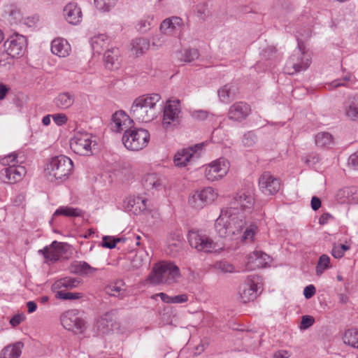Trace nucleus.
Returning <instances> with one entry per match:
<instances>
[{"label": "nucleus", "mask_w": 358, "mask_h": 358, "mask_svg": "<svg viewBox=\"0 0 358 358\" xmlns=\"http://www.w3.org/2000/svg\"><path fill=\"white\" fill-rule=\"evenodd\" d=\"M215 230L220 237L241 242H253L258 227L255 223L246 224L245 215L235 210L223 208L215 222Z\"/></svg>", "instance_id": "nucleus-1"}, {"label": "nucleus", "mask_w": 358, "mask_h": 358, "mask_svg": "<svg viewBox=\"0 0 358 358\" xmlns=\"http://www.w3.org/2000/svg\"><path fill=\"white\" fill-rule=\"evenodd\" d=\"M160 100L161 96L157 93L140 96L133 101L130 114L139 122H150L157 118L161 112V108H157V103Z\"/></svg>", "instance_id": "nucleus-2"}, {"label": "nucleus", "mask_w": 358, "mask_h": 358, "mask_svg": "<svg viewBox=\"0 0 358 358\" xmlns=\"http://www.w3.org/2000/svg\"><path fill=\"white\" fill-rule=\"evenodd\" d=\"M73 168L72 160L65 155L52 157L46 164L45 175L50 182L61 183L71 175Z\"/></svg>", "instance_id": "nucleus-3"}, {"label": "nucleus", "mask_w": 358, "mask_h": 358, "mask_svg": "<svg viewBox=\"0 0 358 358\" xmlns=\"http://www.w3.org/2000/svg\"><path fill=\"white\" fill-rule=\"evenodd\" d=\"M189 245L198 252L205 253L220 252L224 249V244L215 241L206 231L203 230H190L187 235Z\"/></svg>", "instance_id": "nucleus-4"}, {"label": "nucleus", "mask_w": 358, "mask_h": 358, "mask_svg": "<svg viewBox=\"0 0 358 358\" xmlns=\"http://www.w3.org/2000/svg\"><path fill=\"white\" fill-rule=\"evenodd\" d=\"M180 277V268L173 262H161L153 268L150 280L155 285L173 284L177 282Z\"/></svg>", "instance_id": "nucleus-5"}, {"label": "nucleus", "mask_w": 358, "mask_h": 358, "mask_svg": "<svg viewBox=\"0 0 358 358\" xmlns=\"http://www.w3.org/2000/svg\"><path fill=\"white\" fill-rule=\"evenodd\" d=\"M297 49H296L285 66V72L289 75L306 70L311 63V55L305 50L303 43L296 36Z\"/></svg>", "instance_id": "nucleus-6"}, {"label": "nucleus", "mask_w": 358, "mask_h": 358, "mask_svg": "<svg viewBox=\"0 0 358 358\" xmlns=\"http://www.w3.org/2000/svg\"><path fill=\"white\" fill-rule=\"evenodd\" d=\"M150 138V134L147 129L133 126L124 132L122 141L127 150L139 151L148 145Z\"/></svg>", "instance_id": "nucleus-7"}, {"label": "nucleus", "mask_w": 358, "mask_h": 358, "mask_svg": "<svg viewBox=\"0 0 358 358\" xmlns=\"http://www.w3.org/2000/svg\"><path fill=\"white\" fill-rule=\"evenodd\" d=\"M255 197L252 188H243L237 192L231 198L227 208L239 211L243 215L250 214L254 207Z\"/></svg>", "instance_id": "nucleus-8"}, {"label": "nucleus", "mask_w": 358, "mask_h": 358, "mask_svg": "<svg viewBox=\"0 0 358 358\" xmlns=\"http://www.w3.org/2000/svg\"><path fill=\"white\" fill-rule=\"evenodd\" d=\"M80 280L76 278L66 277L55 281L52 285V290L55 292V297L63 300H76L83 296L80 292H66L64 289H71L77 287Z\"/></svg>", "instance_id": "nucleus-9"}, {"label": "nucleus", "mask_w": 358, "mask_h": 358, "mask_svg": "<svg viewBox=\"0 0 358 358\" xmlns=\"http://www.w3.org/2000/svg\"><path fill=\"white\" fill-rule=\"evenodd\" d=\"M217 192L211 187L197 190L190 194L188 199L189 206L195 209H201L213 203L217 198Z\"/></svg>", "instance_id": "nucleus-10"}, {"label": "nucleus", "mask_w": 358, "mask_h": 358, "mask_svg": "<svg viewBox=\"0 0 358 358\" xmlns=\"http://www.w3.org/2000/svg\"><path fill=\"white\" fill-rule=\"evenodd\" d=\"M229 169V161L224 157H220L206 165L205 176L208 181H217L226 176Z\"/></svg>", "instance_id": "nucleus-11"}, {"label": "nucleus", "mask_w": 358, "mask_h": 358, "mask_svg": "<svg viewBox=\"0 0 358 358\" xmlns=\"http://www.w3.org/2000/svg\"><path fill=\"white\" fill-rule=\"evenodd\" d=\"M92 140L91 134L83 131H77L70 141L71 150L80 155H90L92 153ZM96 143L93 144L94 146Z\"/></svg>", "instance_id": "nucleus-12"}, {"label": "nucleus", "mask_w": 358, "mask_h": 358, "mask_svg": "<svg viewBox=\"0 0 358 358\" xmlns=\"http://www.w3.org/2000/svg\"><path fill=\"white\" fill-rule=\"evenodd\" d=\"M181 105L178 99H169L164 107L162 124L165 129L178 124L182 117Z\"/></svg>", "instance_id": "nucleus-13"}, {"label": "nucleus", "mask_w": 358, "mask_h": 358, "mask_svg": "<svg viewBox=\"0 0 358 358\" xmlns=\"http://www.w3.org/2000/svg\"><path fill=\"white\" fill-rule=\"evenodd\" d=\"M61 323L64 328L75 334H82L86 329L85 321L75 309L64 313L61 316Z\"/></svg>", "instance_id": "nucleus-14"}, {"label": "nucleus", "mask_w": 358, "mask_h": 358, "mask_svg": "<svg viewBox=\"0 0 358 358\" xmlns=\"http://www.w3.org/2000/svg\"><path fill=\"white\" fill-rule=\"evenodd\" d=\"M149 201L140 195H130L122 202L121 208L127 213L138 215L148 210Z\"/></svg>", "instance_id": "nucleus-15"}, {"label": "nucleus", "mask_w": 358, "mask_h": 358, "mask_svg": "<svg viewBox=\"0 0 358 358\" xmlns=\"http://www.w3.org/2000/svg\"><path fill=\"white\" fill-rule=\"evenodd\" d=\"M204 145V143H201L179 150L174 156L175 165L184 167L189 162L197 159L201 156Z\"/></svg>", "instance_id": "nucleus-16"}, {"label": "nucleus", "mask_w": 358, "mask_h": 358, "mask_svg": "<svg viewBox=\"0 0 358 358\" xmlns=\"http://www.w3.org/2000/svg\"><path fill=\"white\" fill-rule=\"evenodd\" d=\"M27 45V38L24 36L15 34L7 38L3 43V48L10 52L11 57L19 58L24 55Z\"/></svg>", "instance_id": "nucleus-17"}, {"label": "nucleus", "mask_w": 358, "mask_h": 358, "mask_svg": "<svg viewBox=\"0 0 358 358\" xmlns=\"http://www.w3.org/2000/svg\"><path fill=\"white\" fill-rule=\"evenodd\" d=\"M259 288V278L255 275L248 276L239 289V294L242 301L247 303L256 299Z\"/></svg>", "instance_id": "nucleus-18"}, {"label": "nucleus", "mask_w": 358, "mask_h": 358, "mask_svg": "<svg viewBox=\"0 0 358 358\" xmlns=\"http://www.w3.org/2000/svg\"><path fill=\"white\" fill-rule=\"evenodd\" d=\"M26 174V169L20 165L9 166L0 171V180L8 184H15L20 181Z\"/></svg>", "instance_id": "nucleus-19"}, {"label": "nucleus", "mask_w": 358, "mask_h": 358, "mask_svg": "<svg viewBox=\"0 0 358 358\" xmlns=\"http://www.w3.org/2000/svg\"><path fill=\"white\" fill-rule=\"evenodd\" d=\"M260 190L265 195H273L279 192L281 187L280 181L268 172L264 173L259 179Z\"/></svg>", "instance_id": "nucleus-20"}, {"label": "nucleus", "mask_w": 358, "mask_h": 358, "mask_svg": "<svg viewBox=\"0 0 358 358\" xmlns=\"http://www.w3.org/2000/svg\"><path fill=\"white\" fill-rule=\"evenodd\" d=\"M111 120V129L117 133L124 132L134 126V120L124 110L116 111Z\"/></svg>", "instance_id": "nucleus-21"}, {"label": "nucleus", "mask_w": 358, "mask_h": 358, "mask_svg": "<svg viewBox=\"0 0 358 358\" xmlns=\"http://www.w3.org/2000/svg\"><path fill=\"white\" fill-rule=\"evenodd\" d=\"M335 198L340 203H358V187L341 188L336 192Z\"/></svg>", "instance_id": "nucleus-22"}, {"label": "nucleus", "mask_w": 358, "mask_h": 358, "mask_svg": "<svg viewBox=\"0 0 358 358\" xmlns=\"http://www.w3.org/2000/svg\"><path fill=\"white\" fill-rule=\"evenodd\" d=\"M63 13L65 20L71 24L78 25L82 21V10L76 2L67 3L64 8Z\"/></svg>", "instance_id": "nucleus-23"}, {"label": "nucleus", "mask_w": 358, "mask_h": 358, "mask_svg": "<svg viewBox=\"0 0 358 358\" xmlns=\"http://www.w3.org/2000/svg\"><path fill=\"white\" fill-rule=\"evenodd\" d=\"M112 315L106 313L95 320L92 330L95 336H101L108 334L112 330Z\"/></svg>", "instance_id": "nucleus-24"}, {"label": "nucleus", "mask_w": 358, "mask_h": 358, "mask_svg": "<svg viewBox=\"0 0 358 358\" xmlns=\"http://www.w3.org/2000/svg\"><path fill=\"white\" fill-rule=\"evenodd\" d=\"M250 106L245 102H236L229 108L228 116L230 120L241 122L250 113Z\"/></svg>", "instance_id": "nucleus-25"}, {"label": "nucleus", "mask_w": 358, "mask_h": 358, "mask_svg": "<svg viewBox=\"0 0 358 358\" xmlns=\"http://www.w3.org/2000/svg\"><path fill=\"white\" fill-rule=\"evenodd\" d=\"M63 251V243L54 241L49 246H45L38 250V252L43 255L46 261L55 262L59 259Z\"/></svg>", "instance_id": "nucleus-26"}, {"label": "nucleus", "mask_w": 358, "mask_h": 358, "mask_svg": "<svg viewBox=\"0 0 358 358\" xmlns=\"http://www.w3.org/2000/svg\"><path fill=\"white\" fill-rule=\"evenodd\" d=\"M182 26V20L179 17L173 16L164 20L159 28L163 34L172 35L180 30Z\"/></svg>", "instance_id": "nucleus-27"}, {"label": "nucleus", "mask_w": 358, "mask_h": 358, "mask_svg": "<svg viewBox=\"0 0 358 358\" xmlns=\"http://www.w3.org/2000/svg\"><path fill=\"white\" fill-rule=\"evenodd\" d=\"M51 52L59 57H66L70 55L71 47L65 38H57L51 43Z\"/></svg>", "instance_id": "nucleus-28"}, {"label": "nucleus", "mask_w": 358, "mask_h": 358, "mask_svg": "<svg viewBox=\"0 0 358 358\" xmlns=\"http://www.w3.org/2000/svg\"><path fill=\"white\" fill-rule=\"evenodd\" d=\"M110 38L104 34H98L90 38V43L94 54L100 55L108 47Z\"/></svg>", "instance_id": "nucleus-29"}, {"label": "nucleus", "mask_w": 358, "mask_h": 358, "mask_svg": "<svg viewBox=\"0 0 358 358\" xmlns=\"http://www.w3.org/2000/svg\"><path fill=\"white\" fill-rule=\"evenodd\" d=\"M238 93V87L235 84L229 83L217 90L220 101L224 103H229L234 100Z\"/></svg>", "instance_id": "nucleus-30"}, {"label": "nucleus", "mask_w": 358, "mask_h": 358, "mask_svg": "<svg viewBox=\"0 0 358 358\" xmlns=\"http://www.w3.org/2000/svg\"><path fill=\"white\" fill-rule=\"evenodd\" d=\"M119 55L120 50L118 48L115 47L108 48L103 55L106 68L109 70L117 69L120 64Z\"/></svg>", "instance_id": "nucleus-31"}, {"label": "nucleus", "mask_w": 358, "mask_h": 358, "mask_svg": "<svg viewBox=\"0 0 358 358\" xmlns=\"http://www.w3.org/2000/svg\"><path fill=\"white\" fill-rule=\"evenodd\" d=\"M74 101V95L67 92L59 93L54 100L55 106L61 110H66L71 108Z\"/></svg>", "instance_id": "nucleus-32"}, {"label": "nucleus", "mask_w": 358, "mask_h": 358, "mask_svg": "<svg viewBox=\"0 0 358 358\" xmlns=\"http://www.w3.org/2000/svg\"><path fill=\"white\" fill-rule=\"evenodd\" d=\"M143 185L148 190L163 188L162 178L156 173H148L143 178Z\"/></svg>", "instance_id": "nucleus-33"}, {"label": "nucleus", "mask_w": 358, "mask_h": 358, "mask_svg": "<svg viewBox=\"0 0 358 358\" xmlns=\"http://www.w3.org/2000/svg\"><path fill=\"white\" fill-rule=\"evenodd\" d=\"M105 291L110 296L122 298L125 296L126 285L123 281L117 280L108 285Z\"/></svg>", "instance_id": "nucleus-34"}, {"label": "nucleus", "mask_w": 358, "mask_h": 358, "mask_svg": "<svg viewBox=\"0 0 358 358\" xmlns=\"http://www.w3.org/2000/svg\"><path fill=\"white\" fill-rule=\"evenodd\" d=\"M23 343L17 342L13 345L5 347L1 352L0 358H19L22 353Z\"/></svg>", "instance_id": "nucleus-35"}, {"label": "nucleus", "mask_w": 358, "mask_h": 358, "mask_svg": "<svg viewBox=\"0 0 358 358\" xmlns=\"http://www.w3.org/2000/svg\"><path fill=\"white\" fill-rule=\"evenodd\" d=\"M131 50L139 56L145 52L150 47V41L148 38L140 37L133 39L131 42Z\"/></svg>", "instance_id": "nucleus-36"}, {"label": "nucleus", "mask_w": 358, "mask_h": 358, "mask_svg": "<svg viewBox=\"0 0 358 358\" xmlns=\"http://www.w3.org/2000/svg\"><path fill=\"white\" fill-rule=\"evenodd\" d=\"M155 24V15L152 13H146L138 20L136 28L139 32L145 33L149 31Z\"/></svg>", "instance_id": "nucleus-37"}, {"label": "nucleus", "mask_w": 358, "mask_h": 358, "mask_svg": "<svg viewBox=\"0 0 358 358\" xmlns=\"http://www.w3.org/2000/svg\"><path fill=\"white\" fill-rule=\"evenodd\" d=\"M345 114L351 120H358V96H353L346 103Z\"/></svg>", "instance_id": "nucleus-38"}, {"label": "nucleus", "mask_w": 358, "mask_h": 358, "mask_svg": "<svg viewBox=\"0 0 358 358\" xmlns=\"http://www.w3.org/2000/svg\"><path fill=\"white\" fill-rule=\"evenodd\" d=\"M54 216L64 215L66 217H80L83 210L78 208H73L67 206H59L54 213Z\"/></svg>", "instance_id": "nucleus-39"}, {"label": "nucleus", "mask_w": 358, "mask_h": 358, "mask_svg": "<svg viewBox=\"0 0 358 358\" xmlns=\"http://www.w3.org/2000/svg\"><path fill=\"white\" fill-rule=\"evenodd\" d=\"M315 144L321 148H330L334 145V138L329 132H319L315 137Z\"/></svg>", "instance_id": "nucleus-40"}, {"label": "nucleus", "mask_w": 358, "mask_h": 358, "mask_svg": "<svg viewBox=\"0 0 358 358\" xmlns=\"http://www.w3.org/2000/svg\"><path fill=\"white\" fill-rule=\"evenodd\" d=\"M199 57V52L195 48H185L177 53V58L183 62H191Z\"/></svg>", "instance_id": "nucleus-41"}, {"label": "nucleus", "mask_w": 358, "mask_h": 358, "mask_svg": "<svg viewBox=\"0 0 358 358\" xmlns=\"http://www.w3.org/2000/svg\"><path fill=\"white\" fill-rule=\"evenodd\" d=\"M345 344L354 348H358V330L350 329L345 331L343 337Z\"/></svg>", "instance_id": "nucleus-42"}, {"label": "nucleus", "mask_w": 358, "mask_h": 358, "mask_svg": "<svg viewBox=\"0 0 358 358\" xmlns=\"http://www.w3.org/2000/svg\"><path fill=\"white\" fill-rule=\"evenodd\" d=\"M147 258L144 252L136 253L131 260V268L135 270L146 268Z\"/></svg>", "instance_id": "nucleus-43"}, {"label": "nucleus", "mask_w": 358, "mask_h": 358, "mask_svg": "<svg viewBox=\"0 0 358 358\" xmlns=\"http://www.w3.org/2000/svg\"><path fill=\"white\" fill-rule=\"evenodd\" d=\"M75 272L80 275L92 274L96 271V268L91 266L87 262L84 261L76 262L73 264Z\"/></svg>", "instance_id": "nucleus-44"}, {"label": "nucleus", "mask_w": 358, "mask_h": 358, "mask_svg": "<svg viewBox=\"0 0 358 358\" xmlns=\"http://www.w3.org/2000/svg\"><path fill=\"white\" fill-rule=\"evenodd\" d=\"M331 266V259L327 255H322L317 263L315 272L316 274L319 276L322 275L324 272L330 268Z\"/></svg>", "instance_id": "nucleus-45"}, {"label": "nucleus", "mask_w": 358, "mask_h": 358, "mask_svg": "<svg viewBox=\"0 0 358 358\" xmlns=\"http://www.w3.org/2000/svg\"><path fill=\"white\" fill-rule=\"evenodd\" d=\"M118 0H94L96 8L103 12H108L115 7Z\"/></svg>", "instance_id": "nucleus-46"}, {"label": "nucleus", "mask_w": 358, "mask_h": 358, "mask_svg": "<svg viewBox=\"0 0 358 358\" xmlns=\"http://www.w3.org/2000/svg\"><path fill=\"white\" fill-rule=\"evenodd\" d=\"M253 257L256 259L255 264L257 268L266 267L269 263V256L262 251H254Z\"/></svg>", "instance_id": "nucleus-47"}, {"label": "nucleus", "mask_w": 358, "mask_h": 358, "mask_svg": "<svg viewBox=\"0 0 358 358\" xmlns=\"http://www.w3.org/2000/svg\"><path fill=\"white\" fill-rule=\"evenodd\" d=\"M350 250V246L345 244H334L331 250V255L336 259L343 257L346 251Z\"/></svg>", "instance_id": "nucleus-48"}, {"label": "nucleus", "mask_w": 358, "mask_h": 358, "mask_svg": "<svg viewBox=\"0 0 358 358\" xmlns=\"http://www.w3.org/2000/svg\"><path fill=\"white\" fill-rule=\"evenodd\" d=\"M354 76L351 74L345 76L343 78L336 79L333 80L331 83L329 84V88H336L340 86H349V82H352L354 79Z\"/></svg>", "instance_id": "nucleus-49"}, {"label": "nucleus", "mask_w": 358, "mask_h": 358, "mask_svg": "<svg viewBox=\"0 0 358 358\" xmlns=\"http://www.w3.org/2000/svg\"><path fill=\"white\" fill-rule=\"evenodd\" d=\"M17 163V155L15 153H10L4 157H0V164L4 167H8L12 164L16 165Z\"/></svg>", "instance_id": "nucleus-50"}, {"label": "nucleus", "mask_w": 358, "mask_h": 358, "mask_svg": "<svg viewBox=\"0 0 358 358\" xmlns=\"http://www.w3.org/2000/svg\"><path fill=\"white\" fill-rule=\"evenodd\" d=\"M257 141V137L252 131H248L243 135L242 142L246 147L253 146Z\"/></svg>", "instance_id": "nucleus-51"}, {"label": "nucleus", "mask_w": 358, "mask_h": 358, "mask_svg": "<svg viewBox=\"0 0 358 358\" xmlns=\"http://www.w3.org/2000/svg\"><path fill=\"white\" fill-rule=\"evenodd\" d=\"M219 270L224 273H235L239 272L231 264L227 262H220L217 264Z\"/></svg>", "instance_id": "nucleus-52"}, {"label": "nucleus", "mask_w": 358, "mask_h": 358, "mask_svg": "<svg viewBox=\"0 0 358 358\" xmlns=\"http://www.w3.org/2000/svg\"><path fill=\"white\" fill-rule=\"evenodd\" d=\"M14 58L10 55V52L4 49L3 52H0V66L6 67L10 65Z\"/></svg>", "instance_id": "nucleus-53"}, {"label": "nucleus", "mask_w": 358, "mask_h": 358, "mask_svg": "<svg viewBox=\"0 0 358 358\" xmlns=\"http://www.w3.org/2000/svg\"><path fill=\"white\" fill-rule=\"evenodd\" d=\"M6 12L9 13V16L10 17V20L13 21L14 23H17L21 20V13L20 12L15 8L10 6L8 10Z\"/></svg>", "instance_id": "nucleus-54"}, {"label": "nucleus", "mask_w": 358, "mask_h": 358, "mask_svg": "<svg viewBox=\"0 0 358 358\" xmlns=\"http://www.w3.org/2000/svg\"><path fill=\"white\" fill-rule=\"evenodd\" d=\"M54 122L57 126H62L68 121V117L64 113H57L52 115Z\"/></svg>", "instance_id": "nucleus-55"}, {"label": "nucleus", "mask_w": 358, "mask_h": 358, "mask_svg": "<svg viewBox=\"0 0 358 358\" xmlns=\"http://www.w3.org/2000/svg\"><path fill=\"white\" fill-rule=\"evenodd\" d=\"M315 320L312 316L303 315L301 318V329H306L314 324Z\"/></svg>", "instance_id": "nucleus-56"}, {"label": "nucleus", "mask_w": 358, "mask_h": 358, "mask_svg": "<svg viewBox=\"0 0 358 358\" xmlns=\"http://www.w3.org/2000/svg\"><path fill=\"white\" fill-rule=\"evenodd\" d=\"M117 241H120V240L115 239L113 238L108 236H105L103 238L102 246L106 248L112 249L116 246V243Z\"/></svg>", "instance_id": "nucleus-57"}, {"label": "nucleus", "mask_w": 358, "mask_h": 358, "mask_svg": "<svg viewBox=\"0 0 358 358\" xmlns=\"http://www.w3.org/2000/svg\"><path fill=\"white\" fill-rule=\"evenodd\" d=\"M143 214L146 215L148 217L150 216L151 217V219L152 220V222L153 224H155V222H158V220L160 218V215H159V213L158 210H157V209H150L149 207H148V210L145 211Z\"/></svg>", "instance_id": "nucleus-58"}, {"label": "nucleus", "mask_w": 358, "mask_h": 358, "mask_svg": "<svg viewBox=\"0 0 358 358\" xmlns=\"http://www.w3.org/2000/svg\"><path fill=\"white\" fill-rule=\"evenodd\" d=\"M254 256V252L250 255H248L247 257V261L245 264V270H255L257 268V266H256V259H255Z\"/></svg>", "instance_id": "nucleus-59"}, {"label": "nucleus", "mask_w": 358, "mask_h": 358, "mask_svg": "<svg viewBox=\"0 0 358 358\" xmlns=\"http://www.w3.org/2000/svg\"><path fill=\"white\" fill-rule=\"evenodd\" d=\"M320 161L319 155L316 153H311L308 155L306 159L305 162L307 165L313 166Z\"/></svg>", "instance_id": "nucleus-60"}, {"label": "nucleus", "mask_w": 358, "mask_h": 358, "mask_svg": "<svg viewBox=\"0 0 358 358\" xmlns=\"http://www.w3.org/2000/svg\"><path fill=\"white\" fill-rule=\"evenodd\" d=\"M192 117L194 119L203 120L208 117V112L203 110H194L192 112Z\"/></svg>", "instance_id": "nucleus-61"}, {"label": "nucleus", "mask_w": 358, "mask_h": 358, "mask_svg": "<svg viewBox=\"0 0 358 358\" xmlns=\"http://www.w3.org/2000/svg\"><path fill=\"white\" fill-rule=\"evenodd\" d=\"M348 163L354 169L358 170V150L349 157Z\"/></svg>", "instance_id": "nucleus-62"}, {"label": "nucleus", "mask_w": 358, "mask_h": 358, "mask_svg": "<svg viewBox=\"0 0 358 358\" xmlns=\"http://www.w3.org/2000/svg\"><path fill=\"white\" fill-rule=\"evenodd\" d=\"M316 289L313 285H309L305 287L303 289V295L306 299H309L315 294Z\"/></svg>", "instance_id": "nucleus-63"}, {"label": "nucleus", "mask_w": 358, "mask_h": 358, "mask_svg": "<svg viewBox=\"0 0 358 358\" xmlns=\"http://www.w3.org/2000/svg\"><path fill=\"white\" fill-rule=\"evenodd\" d=\"M188 299V295L186 294L173 296V303H183L187 302Z\"/></svg>", "instance_id": "nucleus-64"}]
</instances>
